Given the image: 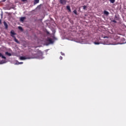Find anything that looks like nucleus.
I'll list each match as a JSON object with an SVG mask.
<instances>
[{
	"mask_svg": "<svg viewBox=\"0 0 126 126\" xmlns=\"http://www.w3.org/2000/svg\"><path fill=\"white\" fill-rule=\"evenodd\" d=\"M31 59H34V58L29 57V56H26V57L21 56L20 57V60H21V61H24L25 60H30Z\"/></svg>",
	"mask_w": 126,
	"mask_h": 126,
	"instance_id": "obj_1",
	"label": "nucleus"
},
{
	"mask_svg": "<svg viewBox=\"0 0 126 126\" xmlns=\"http://www.w3.org/2000/svg\"><path fill=\"white\" fill-rule=\"evenodd\" d=\"M120 21V16L119 15H115L114 17V20H112V22H113L114 23H117V21Z\"/></svg>",
	"mask_w": 126,
	"mask_h": 126,
	"instance_id": "obj_2",
	"label": "nucleus"
},
{
	"mask_svg": "<svg viewBox=\"0 0 126 126\" xmlns=\"http://www.w3.org/2000/svg\"><path fill=\"white\" fill-rule=\"evenodd\" d=\"M67 1L66 0H60L59 2L61 4H63V5H64V4H66V2Z\"/></svg>",
	"mask_w": 126,
	"mask_h": 126,
	"instance_id": "obj_3",
	"label": "nucleus"
},
{
	"mask_svg": "<svg viewBox=\"0 0 126 126\" xmlns=\"http://www.w3.org/2000/svg\"><path fill=\"white\" fill-rule=\"evenodd\" d=\"M10 34H11V37H12L13 38H14V37H15V36H14V35H16V33H15V32H13V31H11Z\"/></svg>",
	"mask_w": 126,
	"mask_h": 126,
	"instance_id": "obj_4",
	"label": "nucleus"
},
{
	"mask_svg": "<svg viewBox=\"0 0 126 126\" xmlns=\"http://www.w3.org/2000/svg\"><path fill=\"white\" fill-rule=\"evenodd\" d=\"M66 9L68 10L69 12H71V9H70V6L69 5L66 6Z\"/></svg>",
	"mask_w": 126,
	"mask_h": 126,
	"instance_id": "obj_5",
	"label": "nucleus"
},
{
	"mask_svg": "<svg viewBox=\"0 0 126 126\" xmlns=\"http://www.w3.org/2000/svg\"><path fill=\"white\" fill-rule=\"evenodd\" d=\"M3 23L5 27V29H7L8 28V25H7V24L5 22H4Z\"/></svg>",
	"mask_w": 126,
	"mask_h": 126,
	"instance_id": "obj_6",
	"label": "nucleus"
},
{
	"mask_svg": "<svg viewBox=\"0 0 126 126\" xmlns=\"http://www.w3.org/2000/svg\"><path fill=\"white\" fill-rule=\"evenodd\" d=\"M103 13H104V14H105V15H106V16H108L109 14H110L109 12H108L107 11H104Z\"/></svg>",
	"mask_w": 126,
	"mask_h": 126,
	"instance_id": "obj_7",
	"label": "nucleus"
},
{
	"mask_svg": "<svg viewBox=\"0 0 126 126\" xmlns=\"http://www.w3.org/2000/svg\"><path fill=\"white\" fill-rule=\"evenodd\" d=\"M13 38H14L15 42H16L18 44H19V41H18V40H17V39H16V37L15 36Z\"/></svg>",
	"mask_w": 126,
	"mask_h": 126,
	"instance_id": "obj_8",
	"label": "nucleus"
},
{
	"mask_svg": "<svg viewBox=\"0 0 126 126\" xmlns=\"http://www.w3.org/2000/svg\"><path fill=\"white\" fill-rule=\"evenodd\" d=\"M48 41L50 44H53V43H54V42L53 41V39H52L51 38H49L48 39Z\"/></svg>",
	"mask_w": 126,
	"mask_h": 126,
	"instance_id": "obj_9",
	"label": "nucleus"
},
{
	"mask_svg": "<svg viewBox=\"0 0 126 126\" xmlns=\"http://www.w3.org/2000/svg\"><path fill=\"white\" fill-rule=\"evenodd\" d=\"M25 17H22L20 18V21H22V22H23L24 20H25Z\"/></svg>",
	"mask_w": 126,
	"mask_h": 126,
	"instance_id": "obj_10",
	"label": "nucleus"
},
{
	"mask_svg": "<svg viewBox=\"0 0 126 126\" xmlns=\"http://www.w3.org/2000/svg\"><path fill=\"white\" fill-rule=\"evenodd\" d=\"M1 57L2 59H4V60H5L6 59V58L5 57H4L3 55H2V54L0 53V57Z\"/></svg>",
	"mask_w": 126,
	"mask_h": 126,
	"instance_id": "obj_11",
	"label": "nucleus"
},
{
	"mask_svg": "<svg viewBox=\"0 0 126 126\" xmlns=\"http://www.w3.org/2000/svg\"><path fill=\"white\" fill-rule=\"evenodd\" d=\"M5 55H6L7 56H9V57H10V56H11V54L8 52H5Z\"/></svg>",
	"mask_w": 126,
	"mask_h": 126,
	"instance_id": "obj_12",
	"label": "nucleus"
},
{
	"mask_svg": "<svg viewBox=\"0 0 126 126\" xmlns=\"http://www.w3.org/2000/svg\"><path fill=\"white\" fill-rule=\"evenodd\" d=\"M39 0H34V3L36 4V3H39Z\"/></svg>",
	"mask_w": 126,
	"mask_h": 126,
	"instance_id": "obj_13",
	"label": "nucleus"
},
{
	"mask_svg": "<svg viewBox=\"0 0 126 126\" xmlns=\"http://www.w3.org/2000/svg\"><path fill=\"white\" fill-rule=\"evenodd\" d=\"M35 56H36V57L35 58H36V59H39V58H40L39 57V56H40V54L39 53H37L36 54H35Z\"/></svg>",
	"mask_w": 126,
	"mask_h": 126,
	"instance_id": "obj_14",
	"label": "nucleus"
},
{
	"mask_svg": "<svg viewBox=\"0 0 126 126\" xmlns=\"http://www.w3.org/2000/svg\"><path fill=\"white\" fill-rule=\"evenodd\" d=\"M73 13H74V14H75L76 15H77V11H76V10H74L73 11Z\"/></svg>",
	"mask_w": 126,
	"mask_h": 126,
	"instance_id": "obj_15",
	"label": "nucleus"
},
{
	"mask_svg": "<svg viewBox=\"0 0 126 126\" xmlns=\"http://www.w3.org/2000/svg\"><path fill=\"white\" fill-rule=\"evenodd\" d=\"M110 1L111 3H114L115 1H116V0H110Z\"/></svg>",
	"mask_w": 126,
	"mask_h": 126,
	"instance_id": "obj_16",
	"label": "nucleus"
},
{
	"mask_svg": "<svg viewBox=\"0 0 126 126\" xmlns=\"http://www.w3.org/2000/svg\"><path fill=\"white\" fill-rule=\"evenodd\" d=\"M18 29H19V30H21V31H23V29L21 27H18Z\"/></svg>",
	"mask_w": 126,
	"mask_h": 126,
	"instance_id": "obj_17",
	"label": "nucleus"
},
{
	"mask_svg": "<svg viewBox=\"0 0 126 126\" xmlns=\"http://www.w3.org/2000/svg\"><path fill=\"white\" fill-rule=\"evenodd\" d=\"M83 9H84V10H85V9H86V8H87V6H86V5H84V6H83Z\"/></svg>",
	"mask_w": 126,
	"mask_h": 126,
	"instance_id": "obj_18",
	"label": "nucleus"
},
{
	"mask_svg": "<svg viewBox=\"0 0 126 126\" xmlns=\"http://www.w3.org/2000/svg\"><path fill=\"white\" fill-rule=\"evenodd\" d=\"M23 2H27V0H21Z\"/></svg>",
	"mask_w": 126,
	"mask_h": 126,
	"instance_id": "obj_19",
	"label": "nucleus"
},
{
	"mask_svg": "<svg viewBox=\"0 0 126 126\" xmlns=\"http://www.w3.org/2000/svg\"><path fill=\"white\" fill-rule=\"evenodd\" d=\"M94 44H95V45H99V44H100L99 42H94Z\"/></svg>",
	"mask_w": 126,
	"mask_h": 126,
	"instance_id": "obj_20",
	"label": "nucleus"
},
{
	"mask_svg": "<svg viewBox=\"0 0 126 126\" xmlns=\"http://www.w3.org/2000/svg\"><path fill=\"white\" fill-rule=\"evenodd\" d=\"M23 63V62H20L18 63V64H22Z\"/></svg>",
	"mask_w": 126,
	"mask_h": 126,
	"instance_id": "obj_21",
	"label": "nucleus"
},
{
	"mask_svg": "<svg viewBox=\"0 0 126 126\" xmlns=\"http://www.w3.org/2000/svg\"><path fill=\"white\" fill-rule=\"evenodd\" d=\"M61 55L62 56H64V53H63V52H61Z\"/></svg>",
	"mask_w": 126,
	"mask_h": 126,
	"instance_id": "obj_22",
	"label": "nucleus"
},
{
	"mask_svg": "<svg viewBox=\"0 0 126 126\" xmlns=\"http://www.w3.org/2000/svg\"><path fill=\"white\" fill-rule=\"evenodd\" d=\"M60 60H63V57L60 56Z\"/></svg>",
	"mask_w": 126,
	"mask_h": 126,
	"instance_id": "obj_23",
	"label": "nucleus"
},
{
	"mask_svg": "<svg viewBox=\"0 0 126 126\" xmlns=\"http://www.w3.org/2000/svg\"><path fill=\"white\" fill-rule=\"evenodd\" d=\"M5 0H1V1H2V2H4V1H5Z\"/></svg>",
	"mask_w": 126,
	"mask_h": 126,
	"instance_id": "obj_24",
	"label": "nucleus"
},
{
	"mask_svg": "<svg viewBox=\"0 0 126 126\" xmlns=\"http://www.w3.org/2000/svg\"><path fill=\"white\" fill-rule=\"evenodd\" d=\"M0 24H1V20L0 19Z\"/></svg>",
	"mask_w": 126,
	"mask_h": 126,
	"instance_id": "obj_25",
	"label": "nucleus"
},
{
	"mask_svg": "<svg viewBox=\"0 0 126 126\" xmlns=\"http://www.w3.org/2000/svg\"><path fill=\"white\" fill-rule=\"evenodd\" d=\"M104 38H108V37H107V36H104Z\"/></svg>",
	"mask_w": 126,
	"mask_h": 126,
	"instance_id": "obj_26",
	"label": "nucleus"
},
{
	"mask_svg": "<svg viewBox=\"0 0 126 126\" xmlns=\"http://www.w3.org/2000/svg\"><path fill=\"white\" fill-rule=\"evenodd\" d=\"M1 17H2V14L1 15Z\"/></svg>",
	"mask_w": 126,
	"mask_h": 126,
	"instance_id": "obj_27",
	"label": "nucleus"
},
{
	"mask_svg": "<svg viewBox=\"0 0 126 126\" xmlns=\"http://www.w3.org/2000/svg\"><path fill=\"white\" fill-rule=\"evenodd\" d=\"M47 34H49V32H47Z\"/></svg>",
	"mask_w": 126,
	"mask_h": 126,
	"instance_id": "obj_28",
	"label": "nucleus"
}]
</instances>
